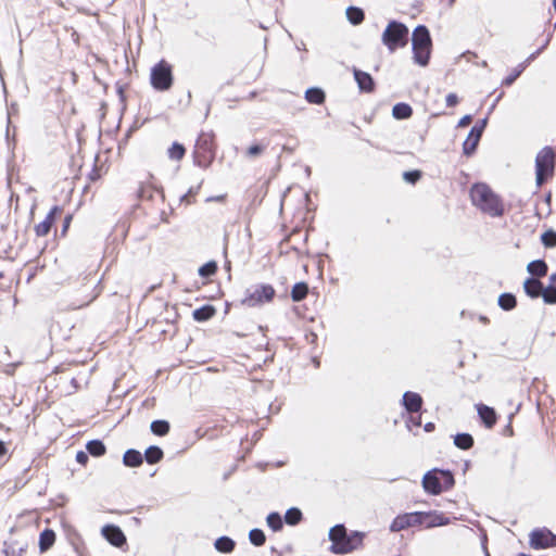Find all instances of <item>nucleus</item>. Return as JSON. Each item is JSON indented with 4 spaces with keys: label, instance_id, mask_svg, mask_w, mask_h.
<instances>
[{
    "label": "nucleus",
    "instance_id": "nucleus-24",
    "mask_svg": "<svg viewBox=\"0 0 556 556\" xmlns=\"http://www.w3.org/2000/svg\"><path fill=\"white\" fill-rule=\"evenodd\" d=\"M215 308L213 306H203L193 312V318L198 321H204L213 317Z\"/></svg>",
    "mask_w": 556,
    "mask_h": 556
},
{
    "label": "nucleus",
    "instance_id": "nucleus-36",
    "mask_svg": "<svg viewBox=\"0 0 556 556\" xmlns=\"http://www.w3.org/2000/svg\"><path fill=\"white\" fill-rule=\"evenodd\" d=\"M185 152H186V151H185V148H184L181 144H179V143L175 142V143H173V146L168 149V156H169V159H172V160H177V161H179V160H181V159L184 157Z\"/></svg>",
    "mask_w": 556,
    "mask_h": 556
},
{
    "label": "nucleus",
    "instance_id": "nucleus-20",
    "mask_svg": "<svg viewBox=\"0 0 556 556\" xmlns=\"http://www.w3.org/2000/svg\"><path fill=\"white\" fill-rule=\"evenodd\" d=\"M528 271L533 276H545L547 273V265L544 261H532L527 266Z\"/></svg>",
    "mask_w": 556,
    "mask_h": 556
},
{
    "label": "nucleus",
    "instance_id": "nucleus-26",
    "mask_svg": "<svg viewBox=\"0 0 556 556\" xmlns=\"http://www.w3.org/2000/svg\"><path fill=\"white\" fill-rule=\"evenodd\" d=\"M146 460L149 464H156L163 457V451L157 446H150L144 453Z\"/></svg>",
    "mask_w": 556,
    "mask_h": 556
},
{
    "label": "nucleus",
    "instance_id": "nucleus-9",
    "mask_svg": "<svg viewBox=\"0 0 556 556\" xmlns=\"http://www.w3.org/2000/svg\"><path fill=\"white\" fill-rule=\"evenodd\" d=\"M530 546L534 549L548 548L556 546V534L548 529H535L530 533Z\"/></svg>",
    "mask_w": 556,
    "mask_h": 556
},
{
    "label": "nucleus",
    "instance_id": "nucleus-53",
    "mask_svg": "<svg viewBox=\"0 0 556 556\" xmlns=\"http://www.w3.org/2000/svg\"><path fill=\"white\" fill-rule=\"evenodd\" d=\"M554 8L556 10V0H553Z\"/></svg>",
    "mask_w": 556,
    "mask_h": 556
},
{
    "label": "nucleus",
    "instance_id": "nucleus-46",
    "mask_svg": "<svg viewBox=\"0 0 556 556\" xmlns=\"http://www.w3.org/2000/svg\"><path fill=\"white\" fill-rule=\"evenodd\" d=\"M76 460L81 465H86V463L88 462V455L85 452L80 451L76 454Z\"/></svg>",
    "mask_w": 556,
    "mask_h": 556
},
{
    "label": "nucleus",
    "instance_id": "nucleus-25",
    "mask_svg": "<svg viewBox=\"0 0 556 556\" xmlns=\"http://www.w3.org/2000/svg\"><path fill=\"white\" fill-rule=\"evenodd\" d=\"M454 444L462 450H468L473 444V439L468 433H459L454 438Z\"/></svg>",
    "mask_w": 556,
    "mask_h": 556
},
{
    "label": "nucleus",
    "instance_id": "nucleus-38",
    "mask_svg": "<svg viewBox=\"0 0 556 556\" xmlns=\"http://www.w3.org/2000/svg\"><path fill=\"white\" fill-rule=\"evenodd\" d=\"M541 295L543 296L545 303L555 304L556 303V288L548 287L546 289H542Z\"/></svg>",
    "mask_w": 556,
    "mask_h": 556
},
{
    "label": "nucleus",
    "instance_id": "nucleus-13",
    "mask_svg": "<svg viewBox=\"0 0 556 556\" xmlns=\"http://www.w3.org/2000/svg\"><path fill=\"white\" fill-rule=\"evenodd\" d=\"M403 405L409 413H416L421 408L422 397L415 392H405L403 395Z\"/></svg>",
    "mask_w": 556,
    "mask_h": 556
},
{
    "label": "nucleus",
    "instance_id": "nucleus-28",
    "mask_svg": "<svg viewBox=\"0 0 556 556\" xmlns=\"http://www.w3.org/2000/svg\"><path fill=\"white\" fill-rule=\"evenodd\" d=\"M498 305L505 309L510 311L516 306V298L511 293H503L498 298Z\"/></svg>",
    "mask_w": 556,
    "mask_h": 556
},
{
    "label": "nucleus",
    "instance_id": "nucleus-1",
    "mask_svg": "<svg viewBox=\"0 0 556 556\" xmlns=\"http://www.w3.org/2000/svg\"><path fill=\"white\" fill-rule=\"evenodd\" d=\"M364 535L363 532L358 531L349 534L343 525H337L329 531V540L332 543L330 552L337 555L352 553L362 546Z\"/></svg>",
    "mask_w": 556,
    "mask_h": 556
},
{
    "label": "nucleus",
    "instance_id": "nucleus-2",
    "mask_svg": "<svg viewBox=\"0 0 556 556\" xmlns=\"http://www.w3.org/2000/svg\"><path fill=\"white\" fill-rule=\"evenodd\" d=\"M470 198L472 204L492 217L503 215L504 206L498 195L485 184H476L471 187Z\"/></svg>",
    "mask_w": 556,
    "mask_h": 556
},
{
    "label": "nucleus",
    "instance_id": "nucleus-19",
    "mask_svg": "<svg viewBox=\"0 0 556 556\" xmlns=\"http://www.w3.org/2000/svg\"><path fill=\"white\" fill-rule=\"evenodd\" d=\"M55 541V534L52 530H45L41 532L39 538V547L41 552L48 551Z\"/></svg>",
    "mask_w": 556,
    "mask_h": 556
},
{
    "label": "nucleus",
    "instance_id": "nucleus-22",
    "mask_svg": "<svg viewBox=\"0 0 556 556\" xmlns=\"http://www.w3.org/2000/svg\"><path fill=\"white\" fill-rule=\"evenodd\" d=\"M412 113V108L406 103H397L392 109V115L396 119L408 118L410 117Z\"/></svg>",
    "mask_w": 556,
    "mask_h": 556
},
{
    "label": "nucleus",
    "instance_id": "nucleus-30",
    "mask_svg": "<svg viewBox=\"0 0 556 556\" xmlns=\"http://www.w3.org/2000/svg\"><path fill=\"white\" fill-rule=\"evenodd\" d=\"M479 141H480V138L469 134L463 144L464 153L467 155L472 154L475 152Z\"/></svg>",
    "mask_w": 556,
    "mask_h": 556
},
{
    "label": "nucleus",
    "instance_id": "nucleus-15",
    "mask_svg": "<svg viewBox=\"0 0 556 556\" xmlns=\"http://www.w3.org/2000/svg\"><path fill=\"white\" fill-rule=\"evenodd\" d=\"M354 77L361 90L368 92L374 89V80L368 73L354 70Z\"/></svg>",
    "mask_w": 556,
    "mask_h": 556
},
{
    "label": "nucleus",
    "instance_id": "nucleus-14",
    "mask_svg": "<svg viewBox=\"0 0 556 556\" xmlns=\"http://www.w3.org/2000/svg\"><path fill=\"white\" fill-rule=\"evenodd\" d=\"M477 410L486 428H492L496 422V414L492 407L483 404L477 405Z\"/></svg>",
    "mask_w": 556,
    "mask_h": 556
},
{
    "label": "nucleus",
    "instance_id": "nucleus-12",
    "mask_svg": "<svg viewBox=\"0 0 556 556\" xmlns=\"http://www.w3.org/2000/svg\"><path fill=\"white\" fill-rule=\"evenodd\" d=\"M420 517L422 520V525H425L427 528H433L439 526H445L448 525V518H446L443 514L439 513H421Z\"/></svg>",
    "mask_w": 556,
    "mask_h": 556
},
{
    "label": "nucleus",
    "instance_id": "nucleus-16",
    "mask_svg": "<svg viewBox=\"0 0 556 556\" xmlns=\"http://www.w3.org/2000/svg\"><path fill=\"white\" fill-rule=\"evenodd\" d=\"M523 288L525 292L530 298H539L542 293L543 286L539 280L534 278H529L525 281Z\"/></svg>",
    "mask_w": 556,
    "mask_h": 556
},
{
    "label": "nucleus",
    "instance_id": "nucleus-21",
    "mask_svg": "<svg viewBox=\"0 0 556 556\" xmlns=\"http://www.w3.org/2000/svg\"><path fill=\"white\" fill-rule=\"evenodd\" d=\"M305 99L313 104H321L325 101V92L320 88H309L305 92Z\"/></svg>",
    "mask_w": 556,
    "mask_h": 556
},
{
    "label": "nucleus",
    "instance_id": "nucleus-48",
    "mask_svg": "<svg viewBox=\"0 0 556 556\" xmlns=\"http://www.w3.org/2000/svg\"><path fill=\"white\" fill-rule=\"evenodd\" d=\"M433 429H434V424L428 422V424L425 425V430L427 432H431Z\"/></svg>",
    "mask_w": 556,
    "mask_h": 556
},
{
    "label": "nucleus",
    "instance_id": "nucleus-23",
    "mask_svg": "<svg viewBox=\"0 0 556 556\" xmlns=\"http://www.w3.org/2000/svg\"><path fill=\"white\" fill-rule=\"evenodd\" d=\"M215 548L222 553H230L235 548V542L228 536H220L214 543Z\"/></svg>",
    "mask_w": 556,
    "mask_h": 556
},
{
    "label": "nucleus",
    "instance_id": "nucleus-3",
    "mask_svg": "<svg viewBox=\"0 0 556 556\" xmlns=\"http://www.w3.org/2000/svg\"><path fill=\"white\" fill-rule=\"evenodd\" d=\"M412 46L414 61L419 66H427L431 55L432 41L426 26H418L413 31Z\"/></svg>",
    "mask_w": 556,
    "mask_h": 556
},
{
    "label": "nucleus",
    "instance_id": "nucleus-45",
    "mask_svg": "<svg viewBox=\"0 0 556 556\" xmlns=\"http://www.w3.org/2000/svg\"><path fill=\"white\" fill-rule=\"evenodd\" d=\"M471 121H472L471 115H465V116H463V117L459 119V122H458V124H457V127H459V128H464V127L468 126V125L471 123Z\"/></svg>",
    "mask_w": 556,
    "mask_h": 556
},
{
    "label": "nucleus",
    "instance_id": "nucleus-8",
    "mask_svg": "<svg viewBox=\"0 0 556 556\" xmlns=\"http://www.w3.org/2000/svg\"><path fill=\"white\" fill-rule=\"evenodd\" d=\"M444 479V483L451 486L454 482L453 476L448 471L430 470L422 478L424 490L431 494H440L442 492V482L438 475Z\"/></svg>",
    "mask_w": 556,
    "mask_h": 556
},
{
    "label": "nucleus",
    "instance_id": "nucleus-42",
    "mask_svg": "<svg viewBox=\"0 0 556 556\" xmlns=\"http://www.w3.org/2000/svg\"><path fill=\"white\" fill-rule=\"evenodd\" d=\"M522 71H523V66L520 65L518 68H516L514 71L513 74H510L508 77H506L504 79L503 84L507 85V86L511 85L517 79V77L521 74Z\"/></svg>",
    "mask_w": 556,
    "mask_h": 556
},
{
    "label": "nucleus",
    "instance_id": "nucleus-17",
    "mask_svg": "<svg viewBox=\"0 0 556 556\" xmlns=\"http://www.w3.org/2000/svg\"><path fill=\"white\" fill-rule=\"evenodd\" d=\"M58 211V207H53L51 212L47 215L43 222L38 224L35 228L37 236H46L49 233L51 226L53 224L54 213Z\"/></svg>",
    "mask_w": 556,
    "mask_h": 556
},
{
    "label": "nucleus",
    "instance_id": "nucleus-27",
    "mask_svg": "<svg viewBox=\"0 0 556 556\" xmlns=\"http://www.w3.org/2000/svg\"><path fill=\"white\" fill-rule=\"evenodd\" d=\"M346 16H348V20L353 25H357V24H361L363 22V20H364V12L361 9H358V8L350 7L346 10Z\"/></svg>",
    "mask_w": 556,
    "mask_h": 556
},
{
    "label": "nucleus",
    "instance_id": "nucleus-55",
    "mask_svg": "<svg viewBox=\"0 0 556 556\" xmlns=\"http://www.w3.org/2000/svg\"><path fill=\"white\" fill-rule=\"evenodd\" d=\"M415 425H416V426H419V425H420V422H419L418 420H415Z\"/></svg>",
    "mask_w": 556,
    "mask_h": 556
},
{
    "label": "nucleus",
    "instance_id": "nucleus-47",
    "mask_svg": "<svg viewBox=\"0 0 556 556\" xmlns=\"http://www.w3.org/2000/svg\"><path fill=\"white\" fill-rule=\"evenodd\" d=\"M482 132H483L482 127H480V126H478V125H475V126L471 128V130H470V132H469V134H471V135H473V136H477L478 138H480V139H481Z\"/></svg>",
    "mask_w": 556,
    "mask_h": 556
},
{
    "label": "nucleus",
    "instance_id": "nucleus-37",
    "mask_svg": "<svg viewBox=\"0 0 556 556\" xmlns=\"http://www.w3.org/2000/svg\"><path fill=\"white\" fill-rule=\"evenodd\" d=\"M27 544L12 543L8 546L7 554L9 556H23Z\"/></svg>",
    "mask_w": 556,
    "mask_h": 556
},
{
    "label": "nucleus",
    "instance_id": "nucleus-50",
    "mask_svg": "<svg viewBox=\"0 0 556 556\" xmlns=\"http://www.w3.org/2000/svg\"><path fill=\"white\" fill-rule=\"evenodd\" d=\"M7 452V447L2 441H0V456L4 455Z\"/></svg>",
    "mask_w": 556,
    "mask_h": 556
},
{
    "label": "nucleus",
    "instance_id": "nucleus-44",
    "mask_svg": "<svg viewBox=\"0 0 556 556\" xmlns=\"http://www.w3.org/2000/svg\"><path fill=\"white\" fill-rule=\"evenodd\" d=\"M458 103V97L455 93H448L446 96V105L455 106Z\"/></svg>",
    "mask_w": 556,
    "mask_h": 556
},
{
    "label": "nucleus",
    "instance_id": "nucleus-5",
    "mask_svg": "<svg viewBox=\"0 0 556 556\" xmlns=\"http://www.w3.org/2000/svg\"><path fill=\"white\" fill-rule=\"evenodd\" d=\"M555 155L551 148H543L536 155V184L541 186L553 174Z\"/></svg>",
    "mask_w": 556,
    "mask_h": 556
},
{
    "label": "nucleus",
    "instance_id": "nucleus-32",
    "mask_svg": "<svg viewBox=\"0 0 556 556\" xmlns=\"http://www.w3.org/2000/svg\"><path fill=\"white\" fill-rule=\"evenodd\" d=\"M301 519H302V513L300 509H298L295 507L288 509L285 515V520L290 526L298 525L301 521Z\"/></svg>",
    "mask_w": 556,
    "mask_h": 556
},
{
    "label": "nucleus",
    "instance_id": "nucleus-51",
    "mask_svg": "<svg viewBox=\"0 0 556 556\" xmlns=\"http://www.w3.org/2000/svg\"><path fill=\"white\" fill-rule=\"evenodd\" d=\"M486 123H488V119L484 118L482 119L479 124H477L478 126L482 127V129L484 130L485 126H486Z\"/></svg>",
    "mask_w": 556,
    "mask_h": 556
},
{
    "label": "nucleus",
    "instance_id": "nucleus-54",
    "mask_svg": "<svg viewBox=\"0 0 556 556\" xmlns=\"http://www.w3.org/2000/svg\"><path fill=\"white\" fill-rule=\"evenodd\" d=\"M480 319H481V321H486L485 317H481Z\"/></svg>",
    "mask_w": 556,
    "mask_h": 556
},
{
    "label": "nucleus",
    "instance_id": "nucleus-52",
    "mask_svg": "<svg viewBox=\"0 0 556 556\" xmlns=\"http://www.w3.org/2000/svg\"><path fill=\"white\" fill-rule=\"evenodd\" d=\"M549 279L552 282H556V274L551 275Z\"/></svg>",
    "mask_w": 556,
    "mask_h": 556
},
{
    "label": "nucleus",
    "instance_id": "nucleus-33",
    "mask_svg": "<svg viewBox=\"0 0 556 556\" xmlns=\"http://www.w3.org/2000/svg\"><path fill=\"white\" fill-rule=\"evenodd\" d=\"M151 431L156 435H165L169 431V424L165 420H155L151 424Z\"/></svg>",
    "mask_w": 556,
    "mask_h": 556
},
{
    "label": "nucleus",
    "instance_id": "nucleus-18",
    "mask_svg": "<svg viewBox=\"0 0 556 556\" xmlns=\"http://www.w3.org/2000/svg\"><path fill=\"white\" fill-rule=\"evenodd\" d=\"M123 463L127 467H138L142 464V455L136 450H128L124 454Z\"/></svg>",
    "mask_w": 556,
    "mask_h": 556
},
{
    "label": "nucleus",
    "instance_id": "nucleus-6",
    "mask_svg": "<svg viewBox=\"0 0 556 556\" xmlns=\"http://www.w3.org/2000/svg\"><path fill=\"white\" fill-rule=\"evenodd\" d=\"M173 84L172 66L160 61L151 70V85L159 91L168 90Z\"/></svg>",
    "mask_w": 556,
    "mask_h": 556
},
{
    "label": "nucleus",
    "instance_id": "nucleus-10",
    "mask_svg": "<svg viewBox=\"0 0 556 556\" xmlns=\"http://www.w3.org/2000/svg\"><path fill=\"white\" fill-rule=\"evenodd\" d=\"M422 525L420 511L409 513L397 516L391 523L390 530L392 532H399L409 527Z\"/></svg>",
    "mask_w": 556,
    "mask_h": 556
},
{
    "label": "nucleus",
    "instance_id": "nucleus-39",
    "mask_svg": "<svg viewBox=\"0 0 556 556\" xmlns=\"http://www.w3.org/2000/svg\"><path fill=\"white\" fill-rule=\"evenodd\" d=\"M217 269L215 262H208L200 267L199 274L203 277H210L212 276Z\"/></svg>",
    "mask_w": 556,
    "mask_h": 556
},
{
    "label": "nucleus",
    "instance_id": "nucleus-4",
    "mask_svg": "<svg viewBox=\"0 0 556 556\" xmlns=\"http://www.w3.org/2000/svg\"><path fill=\"white\" fill-rule=\"evenodd\" d=\"M408 28L399 22H390L382 34V42L393 52L407 43Z\"/></svg>",
    "mask_w": 556,
    "mask_h": 556
},
{
    "label": "nucleus",
    "instance_id": "nucleus-40",
    "mask_svg": "<svg viewBox=\"0 0 556 556\" xmlns=\"http://www.w3.org/2000/svg\"><path fill=\"white\" fill-rule=\"evenodd\" d=\"M542 242L546 247H555L556 245V233L553 231H546L542 235Z\"/></svg>",
    "mask_w": 556,
    "mask_h": 556
},
{
    "label": "nucleus",
    "instance_id": "nucleus-35",
    "mask_svg": "<svg viewBox=\"0 0 556 556\" xmlns=\"http://www.w3.org/2000/svg\"><path fill=\"white\" fill-rule=\"evenodd\" d=\"M249 539L251 543L255 546H262L265 543V534L260 529H253L249 533Z\"/></svg>",
    "mask_w": 556,
    "mask_h": 556
},
{
    "label": "nucleus",
    "instance_id": "nucleus-41",
    "mask_svg": "<svg viewBox=\"0 0 556 556\" xmlns=\"http://www.w3.org/2000/svg\"><path fill=\"white\" fill-rule=\"evenodd\" d=\"M403 178L405 181H407L409 184H415L420 178V172H418V170L405 172L403 174Z\"/></svg>",
    "mask_w": 556,
    "mask_h": 556
},
{
    "label": "nucleus",
    "instance_id": "nucleus-49",
    "mask_svg": "<svg viewBox=\"0 0 556 556\" xmlns=\"http://www.w3.org/2000/svg\"><path fill=\"white\" fill-rule=\"evenodd\" d=\"M225 200V195H217V197H214V198H208L207 201H224Z\"/></svg>",
    "mask_w": 556,
    "mask_h": 556
},
{
    "label": "nucleus",
    "instance_id": "nucleus-34",
    "mask_svg": "<svg viewBox=\"0 0 556 556\" xmlns=\"http://www.w3.org/2000/svg\"><path fill=\"white\" fill-rule=\"evenodd\" d=\"M267 525L274 531H279L282 528V518L278 513H271L267 516Z\"/></svg>",
    "mask_w": 556,
    "mask_h": 556
},
{
    "label": "nucleus",
    "instance_id": "nucleus-43",
    "mask_svg": "<svg viewBox=\"0 0 556 556\" xmlns=\"http://www.w3.org/2000/svg\"><path fill=\"white\" fill-rule=\"evenodd\" d=\"M262 152H263V147H261L258 144L251 146L248 149V155L252 156V157L260 155Z\"/></svg>",
    "mask_w": 556,
    "mask_h": 556
},
{
    "label": "nucleus",
    "instance_id": "nucleus-29",
    "mask_svg": "<svg viewBox=\"0 0 556 556\" xmlns=\"http://www.w3.org/2000/svg\"><path fill=\"white\" fill-rule=\"evenodd\" d=\"M86 448L92 456H101L105 453V446L99 440L88 442Z\"/></svg>",
    "mask_w": 556,
    "mask_h": 556
},
{
    "label": "nucleus",
    "instance_id": "nucleus-31",
    "mask_svg": "<svg viewBox=\"0 0 556 556\" xmlns=\"http://www.w3.org/2000/svg\"><path fill=\"white\" fill-rule=\"evenodd\" d=\"M307 286L304 282L296 283L291 292L292 300L295 302L302 301L307 294Z\"/></svg>",
    "mask_w": 556,
    "mask_h": 556
},
{
    "label": "nucleus",
    "instance_id": "nucleus-7",
    "mask_svg": "<svg viewBox=\"0 0 556 556\" xmlns=\"http://www.w3.org/2000/svg\"><path fill=\"white\" fill-rule=\"evenodd\" d=\"M275 295V290L270 285H257L247 290L242 303L253 307L266 302H270Z\"/></svg>",
    "mask_w": 556,
    "mask_h": 556
},
{
    "label": "nucleus",
    "instance_id": "nucleus-11",
    "mask_svg": "<svg viewBox=\"0 0 556 556\" xmlns=\"http://www.w3.org/2000/svg\"><path fill=\"white\" fill-rule=\"evenodd\" d=\"M102 533L105 539L115 546H122L126 541L124 533L116 526H105Z\"/></svg>",
    "mask_w": 556,
    "mask_h": 556
}]
</instances>
